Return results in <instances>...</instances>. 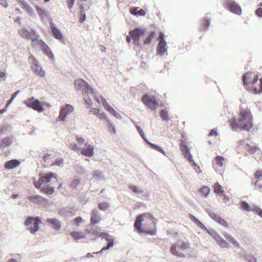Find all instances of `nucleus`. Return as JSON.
<instances>
[{"mask_svg":"<svg viewBox=\"0 0 262 262\" xmlns=\"http://www.w3.org/2000/svg\"><path fill=\"white\" fill-rule=\"evenodd\" d=\"M239 118H231L230 124L233 130L243 129L249 131L253 127V116L251 111L248 108H241L238 114Z\"/></svg>","mask_w":262,"mask_h":262,"instance_id":"1","label":"nucleus"},{"mask_svg":"<svg viewBox=\"0 0 262 262\" xmlns=\"http://www.w3.org/2000/svg\"><path fill=\"white\" fill-rule=\"evenodd\" d=\"M134 227L138 233L154 235L157 232L154 218L149 213L138 215L134 223Z\"/></svg>","mask_w":262,"mask_h":262,"instance_id":"2","label":"nucleus"},{"mask_svg":"<svg viewBox=\"0 0 262 262\" xmlns=\"http://www.w3.org/2000/svg\"><path fill=\"white\" fill-rule=\"evenodd\" d=\"M21 36L28 39H31L34 45H39L42 52L47 56H49V49L48 45L41 39H39L37 34H21Z\"/></svg>","mask_w":262,"mask_h":262,"instance_id":"3","label":"nucleus"},{"mask_svg":"<svg viewBox=\"0 0 262 262\" xmlns=\"http://www.w3.org/2000/svg\"><path fill=\"white\" fill-rule=\"evenodd\" d=\"M49 173L45 176H41L38 181L34 182V186L39 188L43 192L48 194L49 193Z\"/></svg>","mask_w":262,"mask_h":262,"instance_id":"4","label":"nucleus"},{"mask_svg":"<svg viewBox=\"0 0 262 262\" xmlns=\"http://www.w3.org/2000/svg\"><path fill=\"white\" fill-rule=\"evenodd\" d=\"M40 223V220L39 217H33L32 216L28 217L25 221L24 224L26 226H29L33 225V227L30 226L28 227L27 229L30 230L32 234H34L36 231L39 230V225Z\"/></svg>","mask_w":262,"mask_h":262,"instance_id":"5","label":"nucleus"},{"mask_svg":"<svg viewBox=\"0 0 262 262\" xmlns=\"http://www.w3.org/2000/svg\"><path fill=\"white\" fill-rule=\"evenodd\" d=\"M188 248V245L186 242H183L178 247L176 245H173L170 249V253L174 255L180 257H184L185 255L182 252L185 251Z\"/></svg>","mask_w":262,"mask_h":262,"instance_id":"6","label":"nucleus"},{"mask_svg":"<svg viewBox=\"0 0 262 262\" xmlns=\"http://www.w3.org/2000/svg\"><path fill=\"white\" fill-rule=\"evenodd\" d=\"M142 101L151 110H155L159 106V103L155 97H151L148 95H144L142 97Z\"/></svg>","mask_w":262,"mask_h":262,"instance_id":"7","label":"nucleus"},{"mask_svg":"<svg viewBox=\"0 0 262 262\" xmlns=\"http://www.w3.org/2000/svg\"><path fill=\"white\" fill-rule=\"evenodd\" d=\"M258 76L252 72H247L243 76V80L245 86L248 90L250 84H253L256 80H258Z\"/></svg>","mask_w":262,"mask_h":262,"instance_id":"8","label":"nucleus"},{"mask_svg":"<svg viewBox=\"0 0 262 262\" xmlns=\"http://www.w3.org/2000/svg\"><path fill=\"white\" fill-rule=\"evenodd\" d=\"M24 103L32 109L39 111H43V107L39 101L37 99H34L32 97L24 101Z\"/></svg>","mask_w":262,"mask_h":262,"instance_id":"9","label":"nucleus"},{"mask_svg":"<svg viewBox=\"0 0 262 262\" xmlns=\"http://www.w3.org/2000/svg\"><path fill=\"white\" fill-rule=\"evenodd\" d=\"M158 40H159V43L157 47V54L163 56L167 54V43L164 39L163 34H160Z\"/></svg>","mask_w":262,"mask_h":262,"instance_id":"10","label":"nucleus"},{"mask_svg":"<svg viewBox=\"0 0 262 262\" xmlns=\"http://www.w3.org/2000/svg\"><path fill=\"white\" fill-rule=\"evenodd\" d=\"M29 59L32 61V69L33 72L41 77L45 76V72L42 70L41 66L39 64L38 62L32 55L29 57Z\"/></svg>","mask_w":262,"mask_h":262,"instance_id":"11","label":"nucleus"},{"mask_svg":"<svg viewBox=\"0 0 262 262\" xmlns=\"http://www.w3.org/2000/svg\"><path fill=\"white\" fill-rule=\"evenodd\" d=\"M163 33L161 31H159L157 27L155 25H151L149 28H147L144 26L140 28H137L133 31H130L129 33Z\"/></svg>","mask_w":262,"mask_h":262,"instance_id":"12","label":"nucleus"},{"mask_svg":"<svg viewBox=\"0 0 262 262\" xmlns=\"http://www.w3.org/2000/svg\"><path fill=\"white\" fill-rule=\"evenodd\" d=\"M75 88L77 90H82L83 93H88L90 90L88 83L81 79H77L74 82Z\"/></svg>","mask_w":262,"mask_h":262,"instance_id":"13","label":"nucleus"},{"mask_svg":"<svg viewBox=\"0 0 262 262\" xmlns=\"http://www.w3.org/2000/svg\"><path fill=\"white\" fill-rule=\"evenodd\" d=\"M256 180L254 182L255 189L262 192V169H257L253 174Z\"/></svg>","mask_w":262,"mask_h":262,"instance_id":"14","label":"nucleus"},{"mask_svg":"<svg viewBox=\"0 0 262 262\" xmlns=\"http://www.w3.org/2000/svg\"><path fill=\"white\" fill-rule=\"evenodd\" d=\"M227 8L230 12L237 15L242 13V9L240 7L233 1H228L226 3Z\"/></svg>","mask_w":262,"mask_h":262,"instance_id":"15","label":"nucleus"},{"mask_svg":"<svg viewBox=\"0 0 262 262\" xmlns=\"http://www.w3.org/2000/svg\"><path fill=\"white\" fill-rule=\"evenodd\" d=\"M61 180H58L57 177L53 173L50 172V184L52 187H50V194L54 192V189H59L61 186Z\"/></svg>","mask_w":262,"mask_h":262,"instance_id":"16","label":"nucleus"},{"mask_svg":"<svg viewBox=\"0 0 262 262\" xmlns=\"http://www.w3.org/2000/svg\"><path fill=\"white\" fill-rule=\"evenodd\" d=\"M249 91H251L255 94H258L262 92V79L250 84V88L248 89Z\"/></svg>","mask_w":262,"mask_h":262,"instance_id":"17","label":"nucleus"},{"mask_svg":"<svg viewBox=\"0 0 262 262\" xmlns=\"http://www.w3.org/2000/svg\"><path fill=\"white\" fill-rule=\"evenodd\" d=\"M81 153L86 157H92L94 154V147L88 143L85 144L84 148L81 150Z\"/></svg>","mask_w":262,"mask_h":262,"instance_id":"18","label":"nucleus"},{"mask_svg":"<svg viewBox=\"0 0 262 262\" xmlns=\"http://www.w3.org/2000/svg\"><path fill=\"white\" fill-rule=\"evenodd\" d=\"M73 111V107L70 104H66L60 111L59 118L63 120L67 115Z\"/></svg>","mask_w":262,"mask_h":262,"instance_id":"19","label":"nucleus"},{"mask_svg":"<svg viewBox=\"0 0 262 262\" xmlns=\"http://www.w3.org/2000/svg\"><path fill=\"white\" fill-rule=\"evenodd\" d=\"M209 216L214 221H215L218 223L220 224L222 226L225 227H229V225L227 222L222 219L219 214L211 212L209 213Z\"/></svg>","mask_w":262,"mask_h":262,"instance_id":"20","label":"nucleus"},{"mask_svg":"<svg viewBox=\"0 0 262 262\" xmlns=\"http://www.w3.org/2000/svg\"><path fill=\"white\" fill-rule=\"evenodd\" d=\"M97 101L98 103H101L105 108V109L108 111L113 115L117 116V115H118L117 112L108 104L106 99H102V101H100V100H99L98 99H97Z\"/></svg>","mask_w":262,"mask_h":262,"instance_id":"21","label":"nucleus"},{"mask_svg":"<svg viewBox=\"0 0 262 262\" xmlns=\"http://www.w3.org/2000/svg\"><path fill=\"white\" fill-rule=\"evenodd\" d=\"M104 238L107 242H108V244L106 247H103L101 250L99 252L94 253V254H98L99 253L104 250L109 249L111 247H112L114 245V239L113 238L112 236L109 235L108 234H104Z\"/></svg>","mask_w":262,"mask_h":262,"instance_id":"22","label":"nucleus"},{"mask_svg":"<svg viewBox=\"0 0 262 262\" xmlns=\"http://www.w3.org/2000/svg\"><path fill=\"white\" fill-rule=\"evenodd\" d=\"M20 162L17 159H13L7 161L5 165L6 168L11 169L18 166L20 164Z\"/></svg>","mask_w":262,"mask_h":262,"instance_id":"23","label":"nucleus"},{"mask_svg":"<svg viewBox=\"0 0 262 262\" xmlns=\"http://www.w3.org/2000/svg\"><path fill=\"white\" fill-rule=\"evenodd\" d=\"M101 220V217L99 214L98 212L94 210L92 212V216L91 218V224L92 225H94L100 222Z\"/></svg>","mask_w":262,"mask_h":262,"instance_id":"24","label":"nucleus"},{"mask_svg":"<svg viewBox=\"0 0 262 262\" xmlns=\"http://www.w3.org/2000/svg\"><path fill=\"white\" fill-rule=\"evenodd\" d=\"M28 199L31 202L35 204H41L45 201V199L40 195H34L28 197Z\"/></svg>","mask_w":262,"mask_h":262,"instance_id":"25","label":"nucleus"},{"mask_svg":"<svg viewBox=\"0 0 262 262\" xmlns=\"http://www.w3.org/2000/svg\"><path fill=\"white\" fill-rule=\"evenodd\" d=\"M224 161L225 159L223 157L221 156H216L213 163L214 168L216 169L219 167H222Z\"/></svg>","mask_w":262,"mask_h":262,"instance_id":"26","label":"nucleus"},{"mask_svg":"<svg viewBox=\"0 0 262 262\" xmlns=\"http://www.w3.org/2000/svg\"><path fill=\"white\" fill-rule=\"evenodd\" d=\"M213 190L214 192L217 195H223L224 194V190H223V188L222 186H221L219 183H215L213 185Z\"/></svg>","mask_w":262,"mask_h":262,"instance_id":"27","label":"nucleus"},{"mask_svg":"<svg viewBox=\"0 0 262 262\" xmlns=\"http://www.w3.org/2000/svg\"><path fill=\"white\" fill-rule=\"evenodd\" d=\"M70 235L76 241L79 240L82 238H84L86 235L81 232L78 231H73L70 233Z\"/></svg>","mask_w":262,"mask_h":262,"instance_id":"28","label":"nucleus"},{"mask_svg":"<svg viewBox=\"0 0 262 262\" xmlns=\"http://www.w3.org/2000/svg\"><path fill=\"white\" fill-rule=\"evenodd\" d=\"M214 239L217 243L222 248H229V244L220 236H217L214 237Z\"/></svg>","mask_w":262,"mask_h":262,"instance_id":"29","label":"nucleus"},{"mask_svg":"<svg viewBox=\"0 0 262 262\" xmlns=\"http://www.w3.org/2000/svg\"><path fill=\"white\" fill-rule=\"evenodd\" d=\"M50 225L54 229L55 232L58 231L61 227L60 223L55 219H50Z\"/></svg>","mask_w":262,"mask_h":262,"instance_id":"30","label":"nucleus"},{"mask_svg":"<svg viewBox=\"0 0 262 262\" xmlns=\"http://www.w3.org/2000/svg\"><path fill=\"white\" fill-rule=\"evenodd\" d=\"M12 143V139L10 137H6L0 141V147L9 146Z\"/></svg>","mask_w":262,"mask_h":262,"instance_id":"31","label":"nucleus"},{"mask_svg":"<svg viewBox=\"0 0 262 262\" xmlns=\"http://www.w3.org/2000/svg\"><path fill=\"white\" fill-rule=\"evenodd\" d=\"M130 13L135 15L137 16H143L145 14V12L140 9L138 10V8L134 7L130 9Z\"/></svg>","mask_w":262,"mask_h":262,"instance_id":"32","label":"nucleus"},{"mask_svg":"<svg viewBox=\"0 0 262 262\" xmlns=\"http://www.w3.org/2000/svg\"><path fill=\"white\" fill-rule=\"evenodd\" d=\"M189 217L191 220H192L199 227L204 229L205 228V226L196 217L193 215L191 214H189Z\"/></svg>","mask_w":262,"mask_h":262,"instance_id":"33","label":"nucleus"},{"mask_svg":"<svg viewBox=\"0 0 262 262\" xmlns=\"http://www.w3.org/2000/svg\"><path fill=\"white\" fill-rule=\"evenodd\" d=\"M17 2L22 6V8L26 10L28 13H31L32 12V9L24 0H17Z\"/></svg>","mask_w":262,"mask_h":262,"instance_id":"34","label":"nucleus"},{"mask_svg":"<svg viewBox=\"0 0 262 262\" xmlns=\"http://www.w3.org/2000/svg\"><path fill=\"white\" fill-rule=\"evenodd\" d=\"M241 208L244 211L249 212L253 211V206H251L246 202H242L240 205Z\"/></svg>","mask_w":262,"mask_h":262,"instance_id":"35","label":"nucleus"},{"mask_svg":"<svg viewBox=\"0 0 262 262\" xmlns=\"http://www.w3.org/2000/svg\"><path fill=\"white\" fill-rule=\"evenodd\" d=\"M92 0H87L86 2H84L83 3L81 4V10H82L83 11L89 10L90 7L92 5Z\"/></svg>","mask_w":262,"mask_h":262,"instance_id":"36","label":"nucleus"},{"mask_svg":"<svg viewBox=\"0 0 262 262\" xmlns=\"http://www.w3.org/2000/svg\"><path fill=\"white\" fill-rule=\"evenodd\" d=\"M246 150L248 151L249 152H250V154H254L255 153L258 148L256 146L254 145H251L250 144H247L246 145Z\"/></svg>","mask_w":262,"mask_h":262,"instance_id":"37","label":"nucleus"},{"mask_svg":"<svg viewBox=\"0 0 262 262\" xmlns=\"http://www.w3.org/2000/svg\"><path fill=\"white\" fill-rule=\"evenodd\" d=\"M160 117L163 120L168 121L169 119L168 112L166 110H162L160 112Z\"/></svg>","mask_w":262,"mask_h":262,"instance_id":"38","label":"nucleus"},{"mask_svg":"<svg viewBox=\"0 0 262 262\" xmlns=\"http://www.w3.org/2000/svg\"><path fill=\"white\" fill-rule=\"evenodd\" d=\"M211 23L210 19L208 18H205L203 20V28H204V31H207V29L208 28L210 24Z\"/></svg>","mask_w":262,"mask_h":262,"instance_id":"39","label":"nucleus"},{"mask_svg":"<svg viewBox=\"0 0 262 262\" xmlns=\"http://www.w3.org/2000/svg\"><path fill=\"white\" fill-rule=\"evenodd\" d=\"M141 34H130L132 39H133L135 44L139 45L138 40L140 38V35Z\"/></svg>","mask_w":262,"mask_h":262,"instance_id":"40","label":"nucleus"},{"mask_svg":"<svg viewBox=\"0 0 262 262\" xmlns=\"http://www.w3.org/2000/svg\"><path fill=\"white\" fill-rule=\"evenodd\" d=\"M253 212L256 213L260 217L262 218V209L256 205L253 206Z\"/></svg>","mask_w":262,"mask_h":262,"instance_id":"41","label":"nucleus"},{"mask_svg":"<svg viewBox=\"0 0 262 262\" xmlns=\"http://www.w3.org/2000/svg\"><path fill=\"white\" fill-rule=\"evenodd\" d=\"M200 192L204 195L207 196L210 192V188L207 186H203L200 189Z\"/></svg>","mask_w":262,"mask_h":262,"instance_id":"42","label":"nucleus"},{"mask_svg":"<svg viewBox=\"0 0 262 262\" xmlns=\"http://www.w3.org/2000/svg\"><path fill=\"white\" fill-rule=\"evenodd\" d=\"M19 92H20V91L19 90H17V91H16L14 93H13L11 95V98L8 101V102H7V103L6 104V106H8L13 101L14 99L15 98V97L17 96V95L19 93Z\"/></svg>","mask_w":262,"mask_h":262,"instance_id":"43","label":"nucleus"},{"mask_svg":"<svg viewBox=\"0 0 262 262\" xmlns=\"http://www.w3.org/2000/svg\"><path fill=\"white\" fill-rule=\"evenodd\" d=\"M129 188L134 193H140L142 192V190L137 186H129Z\"/></svg>","mask_w":262,"mask_h":262,"instance_id":"44","label":"nucleus"},{"mask_svg":"<svg viewBox=\"0 0 262 262\" xmlns=\"http://www.w3.org/2000/svg\"><path fill=\"white\" fill-rule=\"evenodd\" d=\"M108 204L106 203H100L98 204L99 208L101 210H105L108 208Z\"/></svg>","mask_w":262,"mask_h":262,"instance_id":"45","label":"nucleus"},{"mask_svg":"<svg viewBox=\"0 0 262 262\" xmlns=\"http://www.w3.org/2000/svg\"><path fill=\"white\" fill-rule=\"evenodd\" d=\"M150 147L151 148H152L153 149H155V150H157L162 153H164V151L163 150V149L161 148V147L157 145H155V144H154L152 143H149Z\"/></svg>","mask_w":262,"mask_h":262,"instance_id":"46","label":"nucleus"},{"mask_svg":"<svg viewBox=\"0 0 262 262\" xmlns=\"http://www.w3.org/2000/svg\"><path fill=\"white\" fill-rule=\"evenodd\" d=\"M83 222V219L80 216L76 217L74 220V223L76 226H79Z\"/></svg>","mask_w":262,"mask_h":262,"instance_id":"47","label":"nucleus"},{"mask_svg":"<svg viewBox=\"0 0 262 262\" xmlns=\"http://www.w3.org/2000/svg\"><path fill=\"white\" fill-rule=\"evenodd\" d=\"M50 29H51L52 33H60L59 30L55 27V26L53 23H50Z\"/></svg>","mask_w":262,"mask_h":262,"instance_id":"48","label":"nucleus"},{"mask_svg":"<svg viewBox=\"0 0 262 262\" xmlns=\"http://www.w3.org/2000/svg\"><path fill=\"white\" fill-rule=\"evenodd\" d=\"M63 162V160L61 158L57 159L55 162H53L51 165H60Z\"/></svg>","mask_w":262,"mask_h":262,"instance_id":"49","label":"nucleus"},{"mask_svg":"<svg viewBox=\"0 0 262 262\" xmlns=\"http://www.w3.org/2000/svg\"><path fill=\"white\" fill-rule=\"evenodd\" d=\"M75 0H67V5L70 9H71L74 4Z\"/></svg>","mask_w":262,"mask_h":262,"instance_id":"50","label":"nucleus"},{"mask_svg":"<svg viewBox=\"0 0 262 262\" xmlns=\"http://www.w3.org/2000/svg\"><path fill=\"white\" fill-rule=\"evenodd\" d=\"M226 238L233 244L236 246H239V244L237 242V241H236L235 239L232 238L230 236L228 235L226 236Z\"/></svg>","mask_w":262,"mask_h":262,"instance_id":"51","label":"nucleus"},{"mask_svg":"<svg viewBox=\"0 0 262 262\" xmlns=\"http://www.w3.org/2000/svg\"><path fill=\"white\" fill-rule=\"evenodd\" d=\"M97 117L100 119H105L107 120V121H108V120L107 119V117H106L105 114L103 112H101V113L99 112Z\"/></svg>","mask_w":262,"mask_h":262,"instance_id":"52","label":"nucleus"},{"mask_svg":"<svg viewBox=\"0 0 262 262\" xmlns=\"http://www.w3.org/2000/svg\"><path fill=\"white\" fill-rule=\"evenodd\" d=\"M70 147L74 150H79L80 148L77 145V144L73 143V144H70Z\"/></svg>","mask_w":262,"mask_h":262,"instance_id":"53","label":"nucleus"},{"mask_svg":"<svg viewBox=\"0 0 262 262\" xmlns=\"http://www.w3.org/2000/svg\"><path fill=\"white\" fill-rule=\"evenodd\" d=\"M86 19V14L85 13V11H83L82 10H81V16H80V20L83 22Z\"/></svg>","mask_w":262,"mask_h":262,"instance_id":"54","label":"nucleus"},{"mask_svg":"<svg viewBox=\"0 0 262 262\" xmlns=\"http://www.w3.org/2000/svg\"><path fill=\"white\" fill-rule=\"evenodd\" d=\"M181 149L183 152L186 153V154L189 152V149L186 145H182L181 147Z\"/></svg>","mask_w":262,"mask_h":262,"instance_id":"55","label":"nucleus"},{"mask_svg":"<svg viewBox=\"0 0 262 262\" xmlns=\"http://www.w3.org/2000/svg\"><path fill=\"white\" fill-rule=\"evenodd\" d=\"M99 110L98 108H93L91 110L90 112L93 114L95 115L98 116V114L99 113Z\"/></svg>","mask_w":262,"mask_h":262,"instance_id":"56","label":"nucleus"},{"mask_svg":"<svg viewBox=\"0 0 262 262\" xmlns=\"http://www.w3.org/2000/svg\"><path fill=\"white\" fill-rule=\"evenodd\" d=\"M247 259L248 262H256V259L253 256H248L247 257Z\"/></svg>","mask_w":262,"mask_h":262,"instance_id":"57","label":"nucleus"},{"mask_svg":"<svg viewBox=\"0 0 262 262\" xmlns=\"http://www.w3.org/2000/svg\"><path fill=\"white\" fill-rule=\"evenodd\" d=\"M76 140H77L78 144L79 145H83V144L84 142V140L83 138H81V137H77Z\"/></svg>","mask_w":262,"mask_h":262,"instance_id":"58","label":"nucleus"},{"mask_svg":"<svg viewBox=\"0 0 262 262\" xmlns=\"http://www.w3.org/2000/svg\"><path fill=\"white\" fill-rule=\"evenodd\" d=\"M256 14L258 17H262V8H259L256 10Z\"/></svg>","mask_w":262,"mask_h":262,"instance_id":"59","label":"nucleus"},{"mask_svg":"<svg viewBox=\"0 0 262 262\" xmlns=\"http://www.w3.org/2000/svg\"><path fill=\"white\" fill-rule=\"evenodd\" d=\"M217 135H218V134L217 133V131L214 129L211 130V131L209 134V136H217Z\"/></svg>","mask_w":262,"mask_h":262,"instance_id":"60","label":"nucleus"},{"mask_svg":"<svg viewBox=\"0 0 262 262\" xmlns=\"http://www.w3.org/2000/svg\"><path fill=\"white\" fill-rule=\"evenodd\" d=\"M0 4L4 7H7L8 6V3L7 0H0Z\"/></svg>","mask_w":262,"mask_h":262,"instance_id":"61","label":"nucleus"},{"mask_svg":"<svg viewBox=\"0 0 262 262\" xmlns=\"http://www.w3.org/2000/svg\"><path fill=\"white\" fill-rule=\"evenodd\" d=\"M137 129H138V131L139 132L140 135L142 136V137L143 138H144V133L143 132V130H142V129L139 127V126H137Z\"/></svg>","mask_w":262,"mask_h":262,"instance_id":"62","label":"nucleus"},{"mask_svg":"<svg viewBox=\"0 0 262 262\" xmlns=\"http://www.w3.org/2000/svg\"><path fill=\"white\" fill-rule=\"evenodd\" d=\"M152 35H151L150 37H149L148 38H147L144 41V44L146 45V44H148L149 43L150 41L152 40Z\"/></svg>","mask_w":262,"mask_h":262,"instance_id":"63","label":"nucleus"},{"mask_svg":"<svg viewBox=\"0 0 262 262\" xmlns=\"http://www.w3.org/2000/svg\"><path fill=\"white\" fill-rule=\"evenodd\" d=\"M53 35L57 39H60L62 37V34H53Z\"/></svg>","mask_w":262,"mask_h":262,"instance_id":"64","label":"nucleus"}]
</instances>
